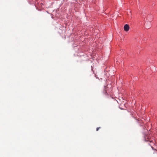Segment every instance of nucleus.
Masks as SVG:
<instances>
[{"mask_svg": "<svg viewBox=\"0 0 157 157\" xmlns=\"http://www.w3.org/2000/svg\"><path fill=\"white\" fill-rule=\"evenodd\" d=\"M101 128V127H98L97 128H96V131H98L99 129Z\"/></svg>", "mask_w": 157, "mask_h": 157, "instance_id": "2", "label": "nucleus"}, {"mask_svg": "<svg viewBox=\"0 0 157 157\" xmlns=\"http://www.w3.org/2000/svg\"><path fill=\"white\" fill-rule=\"evenodd\" d=\"M129 29V27L128 25L127 24H126L124 25V31H128Z\"/></svg>", "mask_w": 157, "mask_h": 157, "instance_id": "1", "label": "nucleus"}]
</instances>
